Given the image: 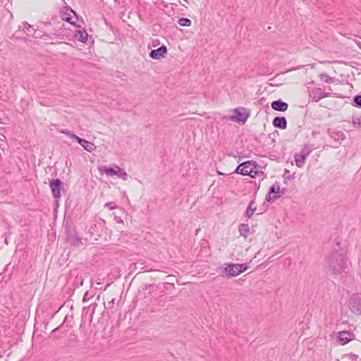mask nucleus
Segmentation results:
<instances>
[{
    "instance_id": "1",
    "label": "nucleus",
    "mask_w": 361,
    "mask_h": 361,
    "mask_svg": "<svg viewBox=\"0 0 361 361\" xmlns=\"http://www.w3.org/2000/svg\"><path fill=\"white\" fill-rule=\"evenodd\" d=\"M336 247L333 248L325 257L324 264L331 274L338 276L347 268L348 257L346 252L341 249L339 240L336 242Z\"/></svg>"
},
{
    "instance_id": "2",
    "label": "nucleus",
    "mask_w": 361,
    "mask_h": 361,
    "mask_svg": "<svg viewBox=\"0 0 361 361\" xmlns=\"http://www.w3.org/2000/svg\"><path fill=\"white\" fill-rule=\"evenodd\" d=\"M65 240L71 247H79L82 245V238L78 235L76 227L73 224L63 221Z\"/></svg>"
},
{
    "instance_id": "3",
    "label": "nucleus",
    "mask_w": 361,
    "mask_h": 361,
    "mask_svg": "<svg viewBox=\"0 0 361 361\" xmlns=\"http://www.w3.org/2000/svg\"><path fill=\"white\" fill-rule=\"evenodd\" d=\"M249 267L247 263L232 264L226 263L219 267L221 276L223 277L231 278L245 272Z\"/></svg>"
},
{
    "instance_id": "4",
    "label": "nucleus",
    "mask_w": 361,
    "mask_h": 361,
    "mask_svg": "<svg viewBox=\"0 0 361 361\" xmlns=\"http://www.w3.org/2000/svg\"><path fill=\"white\" fill-rule=\"evenodd\" d=\"M105 225L106 222L103 219L94 220L88 231L90 237L95 240H98L99 238L106 239L108 235V229Z\"/></svg>"
},
{
    "instance_id": "5",
    "label": "nucleus",
    "mask_w": 361,
    "mask_h": 361,
    "mask_svg": "<svg viewBox=\"0 0 361 361\" xmlns=\"http://www.w3.org/2000/svg\"><path fill=\"white\" fill-rule=\"evenodd\" d=\"M258 167L259 165L255 161L249 160L239 164L233 173L255 178L259 173Z\"/></svg>"
},
{
    "instance_id": "6",
    "label": "nucleus",
    "mask_w": 361,
    "mask_h": 361,
    "mask_svg": "<svg viewBox=\"0 0 361 361\" xmlns=\"http://www.w3.org/2000/svg\"><path fill=\"white\" fill-rule=\"evenodd\" d=\"M348 306L352 313L361 316V293L352 294L348 300Z\"/></svg>"
},
{
    "instance_id": "7",
    "label": "nucleus",
    "mask_w": 361,
    "mask_h": 361,
    "mask_svg": "<svg viewBox=\"0 0 361 361\" xmlns=\"http://www.w3.org/2000/svg\"><path fill=\"white\" fill-rule=\"evenodd\" d=\"M99 169L100 172L105 173L106 175L111 176H117L123 180H126L128 178L127 173L117 165H114V167L103 166H100Z\"/></svg>"
},
{
    "instance_id": "8",
    "label": "nucleus",
    "mask_w": 361,
    "mask_h": 361,
    "mask_svg": "<svg viewBox=\"0 0 361 361\" xmlns=\"http://www.w3.org/2000/svg\"><path fill=\"white\" fill-rule=\"evenodd\" d=\"M312 150V145H305L300 153H295L294 155L295 162L298 167L301 168L304 166L306 158Z\"/></svg>"
},
{
    "instance_id": "9",
    "label": "nucleus",
    "mask_w": 361,
    "mask_h": 361,
    "mask_svg": "<svg viewBox=\"0 0 361 361\" xmlns=\"http://www.w3.org/2000/svg\"><path fill=\"white\" fill-rule=\"evenodd\" d=\"M250 111L244 107H238L233 110L231 120L238 123H245L250 116Z\"/></svg>"
},
{
    "instance_id": "10",
    "label": "nucleus",
    "mask_w": 361,
    "mask_h": 361,
    "mask_svg": "<svg viewBox=\"0 0 361 361\" xmlns=\"http://www.w3.org/2000/svg\"><path fill=\"white\" fill-rule=\"evenodd\" d=\"M49 187L53 197L61 196V191L63 190V182L61 179L50 180Z\"/></svg>"
},
{
    "instance_id": "11",
    "label": "nucleus",
    "mask_w": 361,
    "mask_h": 361,
    "mask_svg": "<svg viewBox=\"0 0 361 361\" xmlns=\"http://www.w3.org/2000/svg\"><path fill=\"white\" fill-rule=\"evenodd\" d=\"M71 13H73L75 17L78 18V16L70 6H66L61 8L60 10V16L63 20L71 23V25H75L76 22L72 20V16Z\"/></svg>"
},
{
    "instance_id": "12",
    "label": "nucleus",
    "mask_w": 361,
    "mask_h": 361,
    "mask_svg": "<svg viewBox=\"0 0 361 361\" xmlns=\"http://www.w3.org/2000/svg\"><path fill=\"white\" fill-rule=\"evenodd\" d=\"M310 97L314 102H318L324 97H329L330 92H324L320 87H314L309 90Z\"/></svg>"
},
{
    "instance_id": "13",
    "label": "nucleus",
    "mask_w": 361,
    "mask_h": 361,
    "mask_svg": "<svg viewBox=\"0 0 361 361\" xmlns=\"http://www.w3.org/2000/svg\"><path fill=\"white\" fill-rule=\"evenodd\" d=\"M279 197H280V185L278 182H276L269 188L265 200L268 202H271Z\"/></svg>"
},
{
    "instance_id": "14",
    "label": "nucleus",
    "mask_w": 361,
    "mask_h": 361,
    "mask_svg": "<svg viewBox=\"0 0 361 361\" xmlns=\"http://www.w3.org/2000/svg\"><path fill=\"white\" fill-rule=\"evenodd\" d=\"M327 133L330 136L331 138L334 139V141L336 142V145L334 147H338L341 145V141L343 140L345 138V135L341 130H337L336 129H327Z\"/></svg>"
},
{
    "instance_id": "15",
    "label": "nucleus",
    "mask_w": 361,
    "mask_h": 361,
    "mask_svg": "<svg viewBox=\"0 0 361 361\" xmlns=\"http://www.w3.org/2000/svg\"><path fill=\"white\" fill-rule=\"evenodd\" d=\"M355 335L348 331H342L338 333L337 341L341 345H345L353 339Z\"/></svg>"
},
{
    "instance_id": "16",
    "label": "nucleus",
    "mask_w": 361,
    "mask_h": 361,
    "mask_svg": "<svg viewBox=\"0 0 361 361\" xmlns=\"http://www.w3.org/2000/svg\"><path fill=\"white\" fill-rule=\"evenodd\" d=\"M167 54V47L162 44L158 49H152L149 54V56L152 59L159 60L161 58L165 57Z\"/></svg>"
},
{
    "instance_id": "17",
    "label": "nucleus",
    "mask_w": 361,
    "mask_h": 361,
    "mask_svg": "<svg viewBox=\"0 0 361 361\" xmlns=\"http://www.w3.org/2000/svg\"><path fill=\"white\" fill-rule=\"evenodd\" d=\"M271 106L275 111L284 112L288 109V104L279 99L273 101L271 104Z\"/></svg>"
},
{
    "instance_id": "18",
    "label": "nucleus",
    "mask_w": 361,
    "mask_h": 361,
    "mask_svg": "<svg viewBox=\"0 0 361 361\" xmlns=\"http://www.w3.org/2000/svg\"><path fill=\"white\" fill-rule=\"evenodd\" d=\"M274 128L285 130L287 128V120L285 116H276L272 121Z\"/></svg>"
},
{
    "instance_id": "19",
    "label": "nucleus",
    "mask_w": 361,
    "mask_h": 361,
    "mask_svg": "<svg viewBox=\"0 0 361 361\" xmlns=\"http://www.w3.org/2000/svg\"><path fill=\"white\" fill-rule=\"evenodd\" d=\"M97 305L96 302L91 303L88 307H85L82 312V318H86L87 314H90V321L92 322L93 314Z\"/></svg>"
},
{
    "instance_id": "20",
    "label": "nucleus",
    "mask_w": 361,
    "mask_h": 361,
    "mask_svg": "<svg viewBox=\"0 0 361 361\" xmlns=\"http://www.w3.org/2000/svg\"><path fill=\"white\" fill-rule=\"evenodd\" d=\"M78 143L86 151L89 152H92L94 149H96V146L94 143L90 142L85 139L79 138L78 140Z\"/></svg>"
},
{
    "instance_id": "21",
    "label": "nucleus",
    "mask_w": 361,
    "mask_h": 361,
    "mask_svg": "<svg viewBox=\"0 0 361 361\" xmlns=\"http://www.w3.org/2000/svg\"><path fill=\"white\" fill-rule=\"evenodd\" d=\"M255 196H254L253 199L250 202V203L247 207V209L245 212V216L249 219L252 218L255 212H256L257 209V206L255 205Z\"/></svg>"
},
{
    "instance_id": "22",
    "label": "nucleus",
    "mask_w": 361,
    "mask_h": 361,
    "mask_svg": "<svg viewBox=\"0 0 361 361\" xmlns=\"http://www.w3.org/2000/svg\"><path fill=\"white\" fill-rule=\"evenodd\" d=\"M87 33L85 29L82 30H76L74 32V37L82 43H85L87 41Z\"/></svg>"
},
{
    "instance_id": "23",
    "label": "nucleus",
    "mask_w": 361,
    "mask_h": 361,
    "mask_svg": "<svg viewBox=\"0 0 361 361\" xmlns=\"http://www.w3.org/2000/svg\"><path fill=\"white\" fill-rule=\"evenodd\" d=\"M238 231L240 235L243 236L245 238H247L250 233V228L248 224H240L238 226Z\"/></svg>"
},
{
    "instance_id": "24",
    "label": "nucleus",
    "mask_w": 361,
    "mask_h": 361,
    "mask_svg": "<svg viewBox=\"0 0 361 361\" xmlns=\"http://www.w3.org/2000/svg\"><path fill=\"white\" fill-rule=\"evenodd\" d=\"M64 26V24L62 23L61 27L56 26L54 28V30L53 32H51L50 34L56 37H59L61 39H64L66 35L63 33V27Z\"/></svg>"
},
{
    "instance_id": "25",
    "label": "nucleus",
    "mask_w": 361,
    "mask_h": 361,
    "mask_svg": "<svg viewBox=\"0 0 361 361\" xmlns=\"http://www.w3.org/2000/svg\"><path fill=\"white\" fill-rule=\"evenodd\" d=\"M320 79L327 83L334 82L335 81V78L330 77L326 73H322L319 75Z\"/></svg>"
},
{
    "instance_id": "26",
    "label": "nucleus",
    "mask_w": 361,
    "mask_h": 361,
    "mask_svg": "<svg viewBox=\"0 0 361 361\" xmlns=\"http://www.w3.org/2000/svg\"><path fill=\"white\" fill-rule=\"evenodd\" d=\"M178 23L183 27H189L191 25L192 21L188 18H180L178 20Z\"/></svg>"
},
{
    "instance_id": "27",
    "label": "nucleus",
    "mask_w": 361,
    "mask_h": 361,
    "mask_svg": "<svg viewBox=\"0 0 361 361\" xmlns=\"http://www.w3.org/2000/svg\"><path fill=\"white\" fill-rule=\"evenodd\" d=\"M352 104L355 107L361 108V94H357L353 97Z\"/></svg>"
},
{
    "instance_id": "28",
    "label": "nucleus",
    "mask_w": 361,
    "mask_h": 361,
    "mask_svg": "<svg viewBox=\"0 0 361 361\" xmlns=\"http://www.w3.org/2000/svg\"><path fill=\"white\" fill-rule=\"evenodd\" d=\"M352 123L355 128H361V118L353 116L352 117Z\"/></svg>"
},
{
    "instance_id": "29",
    "label": "nucleus",
    "mask_w": 361,
    "mask_h": 361,
    "mask_svg": "<svg viewBox=\"0 0 361 361\" xmlns=\"http://www.w3.org/2000/svg\"><path fill=\"white\" fill-rule=\"evenodd\" d=\"M283 177L284 178V183H286L287 180L293 179V176L290 174V171L288 169L284 170V173L283 174Z\"/></svg>"
},
{
    "instance_id": "30",
    "label": "nucleus",
    "mask_w": 361,
    "mask_h": 361,
    "mask_svg": "<svg viewBox=\"0 0 361 361\" xmlns=\"http://www.w3.org/2000/svg\"><path fill=\"white\" fill-rule=\"evenodd\" d=\"M104 207H108L110 210L115 209L118 207V206L114 202H106Z\"/></svg>"
},
{
    "instance_id": "31",
    "label": "nucleus",
    "mask_w": 361,
    "mask_h": 361,
    "mask_svg": "<svg viewBox=\"0 0 361 361\" xmlns=\"http://www.w3.org/2000/svg\"><path fill=\"white\" fill-rule=\"evenodd\" d=\"M25 27L23 29V30L26 32V35H30V33L31 32V29H32V26L29 25L27 23H25Z\"/></svg>"
},
{
    "instance_id": "32",
    "label": "nucleus",
    "mask_w": 361,
    "mask_h": 361,
    "mask_svg": "<svg viewBox=\"0 0 361 361\" xmlns=\"http://www.w3.org/2000/svg\"><path fill=\"white\" fill-rule=\"evenodd\" d=\"M13 37L14 38H16V39H24V38H25V37H23L22 35V30H18L14 32V34L13 35Z\"/></svg>"
},
{
    "instance_id": "33",
    "label": "nucleus",
    "mask_w": 361,
    "mask_h": 361,
    "mask_svg": "<svg viewBox=\"0 0 361 361\" xmlns=\"http://www.w3.org/2000/svg\"><path fill=\"white\" fill-rule=\"evenodd\" d=\"M343 358H350L351 361L357 360L358 358V355L353 354V353H349L344 355Z\"/></svg>"
},
{
    "instance_id": "34",
    "label": "nucleus",
    "mask_w": 361,
    "mask_h": 361,
    "mask_svg": "<svg viewBox=\"0 0 361 361\" xmlns=\"http://www.w3.org/2000/svg\"><path fill=\"white\" fill-rule=\"evenodd\" d=\"M4 138H0V149L1 150L5 149V147L6 145V142L5 140V137L2 135Z\"/></svg>"
},
{
    "instance_id": "35",
    "label": "nucleus",
    "mask_w": 361,
    "mask_h": 361,
    "mask_svg": "<svg viewBox=\"0 0 361 361\" xmlns=\"http://www.w3.org/2000/svg\"><path fill=\"white\" fill-rule=\"evenodd\" d=\"M154 284H145L142 287V289H145V290H149V293H151V290L153 288Z\"/></svg>"
},
{
    "instance_id": "36",
    "label": "nucleus",
    "mask_w": 361,
    "mask_h": 361,
    "mask_svg": "<svg viewBox=\"0 0 361 361\" xmlns=\"http://www.w3.org/2000/svg\"><path fill=\"white\" fill-rule=\"evenodd\" d=\"M61 196H59V197H53L54 199V205H55V209H56L59 206V201H60V199H61Z\"/></svg>"
},
{
    "instance_id": "37",
    "label": "nucleus",
    "mask_w": 361,
    "mask_h": 361,
    "mask_svg": "<svg viewBox=\"0 0 361 361\" xmlns=\"http://www.w3.org/2000/svg\"><path fill=\"white\" fill-rule=\"evenodd\" d=\"M90 297L89 296V293L88 291H87L84 296H83V299H82V301L85 302H87L90 300Z\"/></svg>"
},
{
    "instance_id": "38",
    "label": "nucleus",
    "mask_w": 361,
    "mask_h": 361,
    "mask_svg": "<svg viewBox=\"0 0 361 361\" xmlns=\"http://www.w3.org/2000/svg\"><path fill=\"white\" fill-rule=\"evenodd\" d=\"M71 138H73L75 140H76L78 142V140L79 138H80V137H78V135H76L75 134H74L73 133L71 132V135H68Z\"/></svg>"
},
{
    "instance_id": "39",
    "label": "nucleus",
    "mask_w": 361,
    "mask_h": 361,
    "mask_svg": "<svg viewBox=\"0 0 361 361\" xmlns=\"http://www.w3.org/2000/svg\"><path fill=\"white\" fill-rule=\"evenodd\" d=\"M266 210H267V207H264V208H260V209H259V213H257V214H263L264 212H266Z\"/></svg>"
},
{
    "instance_id": "40",
    "label": "nucleus",
    "mask_w": 361,
    "mask_h": 361,
    "mask_svg": "<svg viewBox=\"0 0 361 361\" xmlns=\"http://www.w3.org/2000/svg\"><path fill=\"white\" fill-rule=\"evenodd\" d=\"M114 304V299H112L110 302L108 303V307L105 306V308H110L111 305Z\"/></svg>"
},
{
    "instance_id": "41",
    "label": "nucleus",
    "mask_w": 361,
    "mask_h": 361,
    "mask_svg": "<svg viewBox=\"0 0 361 361\" xmlns=\"http://www.w3.org/2000/svg\"><path fill=\"white\" fill-rule=\"evenodd\" d=\"M286 188H282L281 190L280 189V197H281L282 195H283L286 192Z\"/></svg>"
},
{
    "instance_id": "42",
    "label": "nucleus",
    "mask_w": 361,
    "mask_h": 361,
    "mask_svg": "<svg viewBox=\"0 0 361 361\" xmlns=\"http://www.w3.org/2000/svg\"><path fill=\"white\" fill-rule=\"evenodd\" d=\"M63 323L61 326H59L55 328L54 329H53L51 331V334H55L63 326Z\"/></svg>"
},
{
    "instance_id": "43",
    "label": "nucleus",
    "mask_w": 361,
    "mask_h": 361,
    "mask_svg": "<svg viewBox=\"0 0 361 361\" xmlns=\"http://www.w3.org/2000/svg\"><path fill=\"white\" fill-rule=\"evenodd\" d=\"M63 134L66 135H71V131H69L68 130H62L61 131Z\"/></svg>"
},
{
    "instance_id": "44",
    "label": "nucleus",
    "mask_w": 361,
    "mask_h": 361,
    "mask_svg": "<svg viewBox=\"0 0 361 361\" xmlns=\"http://www.w3.org/2000/svg\"><path fill=\"white\" fill-rule=\"evenodd\" d=\"M115 220L118 222V223H123V220L118 217V216H116L115 217Z\"/></svg>"
},
{
    "instance_id": "45",
    "label": "nucleus",
    "mask_w": 361,
    "mask_h": 361,
    "mask_svg": "<svg viewBox=\"0 0 361 361\" xmlns=\"http://www.w3.org/2000/svg\"><path fill=\"white\" fill-rule=\"evenodd\" d=\"M80 281L79 284H80V286H82V284H83V279H81V277L80 278Z\"/></svg>"
},
{
    "instance_id": "46",
    "label": "nucleus",
    "mask_w": 361,
    "mask_h": 361,
    "mask_svg": "<svg viewBox=\"0 0 361 361\" xmlns=\"http://www.w3.org/2000/svg\"><path fill=\"white\" fill-rule=\"evenodd\" d=\"M217 173H218L219 175H221V176H224V175H225L224 173H222V172H221V171H217Z\"/></svg>"
},
{
    "instance_id": "47",
    "label": "nucleus",
    "mask_w": 361,
    "mask_h": 361,
    "mask_svg": "<svg viewBox=\"0 0 361 361\" xmlns=\"http://www.w3.org/2000/svg\"><path fill=\"white\" fill-rule=\"evenodd\" d=\"M51 25V22H47V23H45V24H44V25H45V26H47V25Z\"/></svg>"
},
{
    "instance_id": "48",
    "label": "nucleus",
    "mask_w": 361,
    "mask_h": 361,
    "mask_svg": "<svg viewBox=\"0 0 361 361\" xmlns=\"http://www.w3.org/2000/svg\"><path fill=\"white\" fill-rule=\"evenodd\" d=\"M357 45H358V47L361 49V42H358V43H357Z\"/></svg>"
},
{
    "instance_id": "49",
    "label": "nucleus",
    "mask_w": 361,
    "mask_h": 361,
    "mask_svg": "<svg viewBox=\"0 0 361 361\" xmlns=\"http://www.w3.org/2000/svg\"><path fill=\"white\" fill-rule=\"evenodd\" d=\"M67 319V317H65V320L63 321V323L65 322V321Z\"/></svg>"
},
{
    "instance_id": "50",
    "label": "nucleus",
    "mask_w": 361,
    "mask_h": 361,
    "mask_svg": "<svg viewBox=\"0 0 361 361\" xmlns=\"http://www.w3.org/2000/svg\"><path fill=\"white\" fill-rule=\"evenodd\" d=\"M184 1H186V2H188V1H187V0H184Z\"/></svg>"
}]
</instances>
